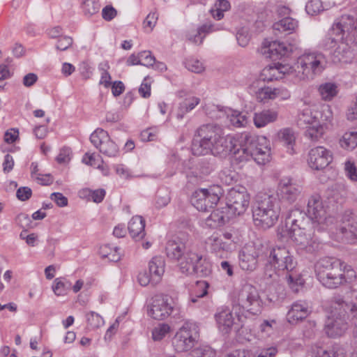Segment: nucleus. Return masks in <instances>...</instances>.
Listing matches in <instances>:
<instances>
[{
    "mask_svg": "<svg viewBox=\"0 0 357 357\" xmlns=\"http://www.w3.org/2000/svg\"><path fill=\"white\" fill-rule=\"evenodd\" d=\"M194 155L211 153L225 158L232 153L238 165L254 160L258 165H264L270 160L271 149L265 137L242 134L236 138L222 134L219 126L213 124L202 125L197 129L192 144Z\"/></svg>",
    "mask_w": 357,
    "mask_h": 357,
    "instance_id": "f257e3e1",
    "label": "nucleus"
},
{
    "mask_svg": "<svg viewBox=\"0 0 357 357\" xmlns=\"http://www.w3.org/2000/svg\"><path fill=\"white\" fill-rule=\"evenodd\" d=\"M331 31L333 35L340 36V42L332 54L333 62L350 63L357 49V17L342 15Z\"/></svg>",
    "mask_w": 357,
    "mask_h": 357,
    "instance_id": "f03ea898",
    "label": "nucleus"
},
{
    "mask_svg": "<svg viewBox=\"0 0 357 357\" xmlns=\"http://www.w3.org/2000/svg\"><path fill=\"white\" fill-rule=\"evenodd\" d=\"M318 280L327 288L335 289L356 278V272L340 260L325 257L315 264Z\"/></svg>",
    "mask_w": 357,
    "mask_h": 357,
    "instance_id": "7ed1b4c3",
    "label": "nucleus"
},
{
    "mask_svg": "<svg viewBox=\"0 0 357 357\" xmlns=\"http://www.w3.org/2000/svg\"><path fill=\"white\" fill-rule=\"evenodd\" d=\"M318 280L327 288L335 289L356 278V272L340 260L325 257L315 264Z\"/></svg>",
    "mask_w": 357,
    "mask_h": 357,
    "instance_id": "20e7f679",
    "label": "nucleus"
},
{
    "mask_svg": "<svg viewBox=\"0 0 357 357\" xmlns=\"http://www.w3.org/2000/svg\"><path fill=\"white\" fill-rule=\"evenodd\" d=\"M280 210L277 197L268 194L258 195L252 206L255 225L262 229L272 227L278 220Z\"/></svg>",
    "mask_w": 357,
    "mask_h": 357,
    "instance_id": "39448f33",
    "label": "nucleus"
},
{
    "mask_svg": "<svg viewBox=\"0 0 357 357\" xmlns=\"http://www.w3.org/2000/svg\"><path fill=\"white\" fill-rule=\"evenodd\" d=\"M349 307L346 302L340 297H335L331 303L330 314L328 316L324 326L327 336L335 338L343 335L349 328Z\"/></svg>",
    "mask_w": 357,
    "mask_h": 357,
    "instance_id": "423d86ee",
    "label": "nucleus"
},
{
    "mask_svg": "<svg viewBox=\"0 0 357 357\" xmlns=\"http://www.w3.org/2000/svg\"><path fill=\"white\" fill-rule=\"evenodd\" d=\"M327 60L321 52L305 53L296 62V78L298 80L313 79L326 68Z\"/></svg>",
    "mask_w": 357,
    "mask_h": 357,
    "instance_id": "0eeeda50",
    "label": "nucleus"
},
{
    "mask_svg": "<svg viewBox=\"0 0 357 357\" xmlns=\"http://www.w3.org/2000/svg\"><path fill=\"white\" fill-rule=\"evenodd\" d=\"M236 305L252 314H259L262 301L257 288L250 284H244L238 292Z\"/></svg>",
    "mask_w": 357,
    "mask_h": 357,
    "instance_id": "6e6552de",
    "label": "nucleus"
},
{
    "mask_svg": "<svg viewBox=\"0 0 357 357\" xmlns=\"http://www.w3.org/2000/svg\"><path fill=\"white\" fill-rule=\"evenodd\" d=\"M289 236L297 248L308 253L317 251L319 241L314 235L313 226L298 229H289Z\"/></svg>",
    "mask_w": 357,
    "mask_h": 357,
    "instance_id": "1a4fd4ad",
    "label": "nucleus"
},
{
    "mask_svg": "<svg viewBox=\"0 0 357 357\" xmlns=\"http://www.w3.org/2000/svg\"><path fill=\"white\" fill-rule=\"evenodd\" d=\"M266 254H268L267 259L279 271H292L296 268V261L285 247L279 246L269 249L266 247Z\"/></svg>",
    "mask_w": 357,
    "mask_h": 357,
    "instance_id": "9d476101",
    "label": "nucleus"
},
{
    "mask_svg": "<svg viewBox=\"0 0 357 357\" xmlns=\"http://www.w3.org/2000/svg\"><path fill=\"white\" fill-rule=\"evenodd\" d=\"M303 187L293 178L285 177L279 181L277 188L278 200L291 204L301 196Z\"/></svg>",
    "mask_w": 357,
    "mask_h": 357,
    "instance_id": "9b49d317",
    "label": "nucleus"
},
{
    "mask_svg": "<svg viewBox=\"0 0 357 357\" xmlns=\"http://www.w3.org/2000/svg\"><path fill=\"white\" fill-rule=\"evenodd\" d=\"M199 335L194 326H183L172 339V345L178 352L191 349L197 342Z\"/></svg>",
    "mask_w": 357,
    "mask_h": 357,
    "instance_id": "f8f14e48",
    "label": "nucleus"
},
{
    "mask_svg": "<svg viewBox=\"0 0 357 357\" xmlns=\"http://www.w3.org/2000/svg\"><path fill=\"white\" fill-rule=\"evenodd\" d=\"M90 141L100 152L107 157L114 158L119 155V146L110 139L107 132L102 129L96 130L91 135Z\"/></svg>",
    "mask_w": 357,
    "mask_h": 357,
    "instance_id": "ddd939ff",
    "label": "nucleus"
},
{
    "mask_svg": "<svg viewBox=\"0 0 357 357\" xmlns=\"http://www.w3.org/2000/svg\"><path fill=\"white\" fill-rule=\"evenodd\" d=\"M227 199L225 209L228 210L232 217L243 214L250 204V195L245 191L235 189L229 190Z\"/></svg>",
    "mask_w": 357,
    "mask_h": 357,
    "instance_id": "4468645a",
    "label": "nucleus"
},
{
    "mask_svg": "<svg viewBox=\"0 0 357 357\" xmlns=\"http://www.w3.org/2000/svg\"><path fill=\"white\" fill-rule=\"evenodd\" d=\"M297 44H286L280 41H265L261 49V52L266 58L272 60L280 59L284 56H289L294 50L297 49Z\"/></svg>",
    "mask_w": 357,
    "mask_h": 357,
    "instance_id": "2eb2a0df",
    "label": "nucleus"
},
{
    "mask_svg": "<svg viewBox=\"0 0 357 357\" xmlns=\"http://www.w3.org/2000/svg\"><path fill=\"white\" fill-rule=\"evenodd\" d=\"M174 310L172 300L170 297L157 295L152 298L149 306L148 313L154 319L163 320L167 318Z\"/></svg>",
    "mask_w": 357,
    "mask_h": 357,
    "instance_id": "dca6fc26",
    "label": "nucleus"
},
{
    "mask_svg": "<svg viewBox=\"0 0 357 357\" xmlns=\"http://www.w3.org/2000/svg\"><path fill=\"white\" fill-rule=\"evenodd\" d=\"M188 237L186 234H181L169 240L166 244L165 252L168 258L178 261L190 250Z\"/></svg>",
    "mask_w": 357,
    "mask_h": 357,
    "instance_id": "f3484780",
    "label": "nucleus"
},
{
    "mask_svg": "<svg viewBox=\"0 0 357 357\" xmlns=\"http://www.w3.org/2000/svg\"><path fill=\"white\" fill-rule=\"evenodd\" d=\"M333 160L331 151L324 146H317L310 150L308 153L307 163L314 170L325 169Z\"/></svg>",
    "mask_w": 357,
    "mask_h": 357,
    "instance_id": "a211bd4d",
    "label": "nucleus"
},
{
    "mask_svg": "<svg viewBox=\"0 0 357 357\" xmlns=\"http://www.w3.org/2000/svg\"><path fill=\"white\" fill-rule=\"evenodd\" d=\"M336 236L339 241L353 244L357 241V220L349 218L343 221L336 228Z\"/></svg>",
    "mask_w": 357,
    "mask_h": 357,
    "instance_id": "6ab92c4d",
    "label": "nucleus"
},
{
    "mask_svg": "<svg viewBox=\"0 0 357 357\" xmlns=\"http://www.w3.org/2000/svg\"><path fill=\"white\" fill-rule=\"evenodd\" d=\"M307 215L312 220L320 223L326 222L327 217L321 197L312 195L307 202Z\"/></svg>",
    "mask_w": 357,
    "mask_h": 357,
    "instance_id": "aec40b11",
    "label": "nucleus"
},
{
    "mask_svg": "<svg viewBox=\"0 0 357 357\" xmlns=\"http://www.w3.org/2000/svg\"><path fill=\"white\" fill-rule=\"evenodd\" d=\"M259 255V252H257L255 248L243 249L239 253V266L241 269L250 272L255 271L258 265Z\"/></svg>",
    "mask_w": 357,
    "mask_h": 357,
    "instance_id": "412c9836",
    "label": "nucleus"
},
{
    "mask_svg": "<svg viewBox=\"0 0 357 357\" xmlns=\"http://www.w3.org/2000/svg\"><path fill=\"white\" fill-rule=\"evenodd\" d=\"M311 219L304 211L294 208L290 211L287 217V224H290V229L309 227L312 226Z\"/></svg>",
    "mask_w": 357,
    "mask_h": 357,
    "instance_id": "4be33fe9",
    "label": "nucleus"
},
{
    "mask_svg": "<svg viewBox=\"0 0 357 357\" xmlns=\"http://www.w3.org/2000/svg\"><path fill=\"white\" fill-rule=\"evenodd\" d=\"M201 256L195 252H192L190 250L185 252L177 261L179 269L183 273L187 275H193L195 273V267L196 263H199Z\"/></svg>",
    "mask_w": 357,
    "mask_h": 357,
    "instance_id": "5701e85b",
    "label": "nucleus"
},
{
    "mask_svg": "<svg viewBox=\"0 0 357 357\" xmlns=\"http://www.w3.org/2000/svg\"><path fill=\"white\" fill-rule=\"evenodd\" d=\"M310 313L309 305L305 301H296L291 305V309L287 313L288 321L291 324H295L299 320H302L307 317Z\"/></svg>",
    "mask_w": 357,
    "mask_h": 357,
    "instance_id": "b1692460",
    "label": "nucleus"
},
{
    "mask_svg": "<svg viewBox=\"0 0 357 357\" xmlns=\"http://www.w3.org/2000/svg\"><path fill=\"white\" fill-rule=\"evenodd\" d=\"M211 252L220 259L227 257L231 250L229 243L225 242L218 234H213L208 238Z\"/></svg>",
    "mask_w": 357,
    "mask_h": 357,
    "instance_id": "393cba45",
    "label": "nucleus"
},
{
    "mask_svg": "<svg viewBox=\"0 0 357 357\" xmlns=\"http://www.w3.org/2000/svg\"><path fill=\"white\" fill-rule=\"evenodd\" d=\"M313 125L328 128V123L332 119V112L328 105H318L312 107Z\"/></svg>",
    "mask_w": 357,
    "mask_h": 357,
    "instance_id": "a878e982",
    "label": "nucleus"
},
{
    "mask_svg": "<svg viewBox=\"0 0 357 357\" xmlns=\"http://www.w3.org/2000/svg\"><path fill=\"white\" fill-rule=\"evenodd\" d=\"M233 217L225 207L213 210L207 218V224L211 227H221L225 225Z\"/></svg>",
    "mask_w": 357,
    "mask_h": 357,
    "instance_id": "bb28decb",
    "label": "nucleus"
},
{
    "mask_svg": "<svg viewBox=\"0 0 357 357\" xmlns=\"http://www.w3.org/2000/svg\"><path fill=\"white\" fill-rule=\"evenodd\" d=\"M281 272L275 268L274 265L267 259L264 268L262 280L264 284L269 287L270 290L274 287L275 284L278 285L280 281Z\"/></svg>",
    "mask_w": 357,
    "mask_h": 357,
    "instance_id": "cd10ccee",
    "label": "nucleus"
},
{
    "mask_svg": "<svg viewBox=\"0 0 357 357\" xmlns=\"http://www.w3.org/2000/svg\"><path fill=\"white\" fill-rule=\"evenodd\" d=\"M145 220L140 215H136L132 218L128 223V229L130 234L136 240H141L145 236Z\"/></svg>",
    "mask_w": 357,
    "mask_h": 357,
    "instance_id": "c85d7f7f",
    "label": "nucleus"
},
{
    "mask_svg": "<svg viewBox=\"0 0 357 357\" xmlns=\"http://www.w3.org/2000/svg\"><path fill=\"white\" fill-rule=\"evenodd\" d=\"M149 271L152 277V282L158 283L165 273V260L162 257L156 256L149 263Z\"/></svg>",
    "mask_w": 357,
    "mask_h": 357,
    "instance_id": "c756f323",
    "label": "nucleus"
},
{
    "mask_svg": "<svg viewBox=\"0 0 357 357\" xmlns=\"http://www.w3.org/2000/svg\"><path fill=\"white\" fill-rule=\"evenodd\" d=\"M215 317L219 329L225 333H229L234 325L231 312L229 309H222Z\"/></svg>",
    "mask_w": 357,
    "mask_h": 357,
    "instance_id": "7c9ffc66",
    "label": "nucleus"
},
{
    "mask_svg": "<svg viewBox=\"0 0 357 357\" xmlns=\"http://www.w3.org/2000/svg\"><path fill=\"white\" fill-rule=\"evenodd\" d=\"M192 205L200 211H206L213 207V204L207 199L204 189L199 188L195 190L191 197Z\"/></svg>",
    "mask_w": 357,
    "mask_h": 357,
    "instance_id": "2f4dec72",
    "label": "nucleus"
},
{
    "mask_svg": "<svg viewBox=\"0 0 357 357\" xmlns=\"http://www.w3.org/2000/svg\"><path fill=\"white\" fill-rule=\"evenodd\" d=\"M278 116L277 112L270 109L255 113L254 116L255 125L257 128H262L269 123L275 121L278 119Z\"/></svg>",
    "mask_w": 357,
    "mask_h": 357,
    "instance_id": "473e14b6",
    "label": "nucleus"
},
{
    "mask_svg": "<svg viewBox=\"0 0 357 357\" xmlns=\"http://www.w3.org/2000/svg\"><path fill=\"white\" fill-rule=\"evenodd\" d=\"M297 26L298 22L295 19L290 17H285L280 21L274 23L273 25V29L275 31V35H277L276 31L280 33L288 32L289 33H291Z\"/></svg>",
    "mask_w": 357,
    "mask_h": 357,
    "instance_id": "72a5a7b5",
    "label": "nucleus"
},
{
    "mask_svg": "<svg viewBox=\"0 0 357 357\" xmlns=\"http://www.w3.org/2000/svg\"><path fill=\"white\" fill-rule=\"evenodd\" d=\"M318 92L322 100L331 101L338 93L337 86L333 82L323 83L319 86Z\"/></svg>",
    "mask_w": 357,
    "mask_h": 357,
    "instance_id": "f704fd0d",
    "label": "nucleus"
},
{
    "mask_svg": "<svg viewBox=\"0 0 357 357\" xmlns=\"http://www.w3.org/2000/svg\"><path fill=\"white\" fill-rule=\"evenodd\" d=\"M340 146L347 151H352L357 146V130L346 132L339 141Z\"/></svg>",
    "mask_w": 357,
    "mask_h": 357,
    "instance_id": "c9c22d12",
    "label": "nucleus"
},
{
    "mask_svg": "<svg viewBox=\"0 0 357 357\" xmlns=\"http://www.w3.org/2000/svg\"><path fill=\"white\" fill-rule=\"evenodd\" d=\"M199 98L194 96L185 99L179 105L177 119H182L186 113L193 109L199 103Z\"/></svg>",
    "mask_w": 357,
    "mask_h": 357,
    "instance_id": "e433bc0d",
    "label": "nucleus"
},
{
    "mask_svg": "<svg viewBox=\"0 0 357 357\" xmlns=\"http://www.w3.org/2000/svg\"><path fill=\"white\" fill-rule=\"evenodd\" d=\"M317 355L319 357H345V351L339 344H334L326 349L319 348Z\"/></svg>",
    "mask_w": 357,
    "mask_h": 357,
    "instance_id": "4c0bfd02",
    "label": "nucleus"
},
{
    "mask_svg": "<svg viewBox=\"0 0 357 357\" xmlns=\"http://www.w3.org/2000/svg\"><path fill=\"white\" fill-rule=\"evenodd\" d=\"M279 139L282 142L287 148L290 149L289 153H294L293 145L295 143L296 136L295 133L291 128H284L280 130L278 133Z\"/></svg>",
    "mask_w": 357,
    "mask_h": 357,
    "instance_id": "58836bf2",
    "label": "nucleus"
},
{
    "mask_svg": "<svg viewBox=\"0 0 357 357\" xmlns=\"http://www.w3.org/2000/svg\"><path fill=\"white\" fill-rule=\"evenodd\" d=\"M328 128L320 126L319 125H310L306 126L305 135L312 142H317L323 137Z\"/></svg>",
    "mask_w": 357,
    "mask_h": 357,
    "instance_id": "ea45409f",
    "label": "nucleus"
},
{
    "mask_svg": "<svg viewBox=\"0 0 357 357\" xmlns=\"http://www.w3.org/2000/svg\"><path fill=\"white\" fill-rule=\"evenodd\" d=\"M281 94V90L277 88L262 87L257 93V99L261 102L273 100Z\"/></svg>",
    "mask_w": 357,
    "mask_h": 357,
    "instance_id": "a19ab883",
    "label": "nucleus"
},
{
    "mask_svg": "<svg viewBox=\"0 0 357 357\" xmlns=\"http://www.w3.org/2000/svg\"><path fill=\"white\" fill-rule=\"evenodd\" d=\"M117 247L112 248L109 245L105 244L100 246L99 253L102 258H108L109 261L116 262L121 257Z\"/></svg>",
    "mask_w": 357,
    "mask_h": 357,
    "instance_id": "79ce46f5",
    "label": "nucleus"
},
{
    "mask_svg": "<svg viewBox=\"0 0 357 357\" xmlns=\"http://www.w3.org/2000/svg\"><path fill=\"white\" fill-rule=\"evenodd\" d=\"M211 204L216 205L224 195L222 188L218 185L210 186L208 188H203Z\"/></svg>",
    "mask_w": 357,
    "mask_h": 357,
    "instance_id": "37998d69",
    "label": "nucleus"
},
{
    "mask_svg": "<svg viewBox=\"0 0 357 357\" xmlns=\"http://www.w3.org/2000/svg\"><path fill=\"white\" fill-rule=\"evenodd\" d=\"M285 278L289 287L294 292H298L299 287H302L305 282L304 280L294 271L287 272Z\"/></svg>",
    "mask_w": 357,
    "mask_h": 357,
    "instance_id": "c03bdc74",
    "label": "nucleus"
},
{
    "mask_svg": "<svg viewBox=\"0 0 357 357\" xmlns=\"http://www.w3.org/2000/svg\"><path fill=\"white\" fill-rule=\"evenodd\" d=\"M80 197H91L96 203H100L102 201L105 195V191L103 189L91 190L88 188L82 189L79 192Z\"/></svg>",
    "mask_w": 357,
    "mask_h": 357,
    "instance_id": "a18cd8bd",
    "label": "nucleus"
},
{
    "mask_svg": "<svg viewBox=\"0 0 357 357\" xmlns=\"http://www.w3.org/2000/svg\"><path fill=\"white\" fill-rule=\"evenodd\" d=\"M87 327L90 330L98 328L104 325L102 317L95 312H90L86 314Z\"/></svg>",
    "mask_w": 357,
    "mask_h": 357,
    "instance_id": "49530a36",
    "label": "nucleus"
},
{
    "mask_svg": "<svg viewBox=\"0 0 357 357\" xmlns=\"http://www.w3.org/2000/svg\"><path fill=\"white\" fill-rule=\"evenodd\" d=\"M297 123L300 127L313 125V111L312 107L305 109L298 116Z\"/></svg>",
    "mask_w": 357,
    "mask_h": 357,
    "instance_id": "de8ad7c7",
    "label": "nucleus"
},
{
    "mask_svg": "<svg viewBox=\"0 0 357 357\" xmlns=\"http://www.w3.org/2000/svg\"><path fill=\"white\" fill-rule=\"evenodd\" d=\"M70 287L71 283L70 282H64L60 278H56L54 280V285H53L52 289L56 296H63L67 294Z\"/></svg>",
    "mask_w": 357,
    "mask_h": 357,
    "instance_id": "09e8293b",
    "label": "nucleus"
},
{
    "mask_svg": "<svg viewBox=\"0 0 357 357\" xmlns=\"http://www.w3.org/2000/svg\"><path fill=\"white\" fill-rule=\"evenodd\" d=\"M278 74L275 63L274 66H269L263 69L261 77L264 81L271 82L274 79H281V76Z\"/></svg>",
    "mask_w": 357,
    "mask_h": 357,
    "instance_id": "8fccbe9b",
    "label": "nucleus"
},
{
    "mask_svg": "<svg viewBox=\"0 0 357 357\" xmlns=\"http://www.w3.org/2000/svg\"><path fill=\"white\" fill-rule=\"evenodd\" d=\"M109 68V65L107 61L104 63H101L99 65V70L101 72V77L100 80V84H102L105 87L108 88L111 86V75L108 73V69Z\"/></svg>",
    "mask_w": 357,
    "mask_h": 357,
    "instance_id": "3c124183",
    "label": "nucleus"
},
{
    "mask_svg": "<svg viewBox=\"0 0 357 357\" xmlns=\"http://www.w3.org/2000/svg\"><path fill=\"white\" fill-rule=\"evenodd\" d=\"M100 6L96 0H84L82 3V9L84 15L91 16L97 13L100 10Z\"/></svg>",
    "mask_w": 357,
    "mask_h": 357,
    "instance_id": "603ef678",
    "label": "nucleus"
},
{
    "mask_svg": "<svg viewBox=\"0 0 357 357\" xmlns=\"http://www.w3.org/2000/svg\"><path fill=\"white\" fill-rule=\"evenodd\" d=\"M344 169L349 179L354 182L357 181V167L353 160L348 159L345 161Z\"/></svg>",
    "mask_w": 357,
    "mask_h": 357,
    "instance_id": "864d4df0",
    "label": "nucleus"
},
{
    "mask_svg": "<svg viewBox=\"0 0 357 357\" xmlns=\"http://www.w3.org/2000/svg\"><path fill=\"white\" fill-rule=\"evenodd\" d=\"M278 74L281 76V79L285 75H292L296 78V63L295 65L291 66L289 64L278 62L275 63Z\"/></svg>",
    "mask_w": 357,
    "mask_h": 357,
    "instance_id": "5fc2aeb1",
    "label": "nucleus"
},
{
    "mask_svg": "<svg viewBox=\"0 0 357 357\" xmlns=\"http://www.w3.org/2000/svg\"><path fill=\"white\" fill-rule=\"evenodd\" d=\"M208 287V284L206 281H198L196 284L195 295L190 298L191 302L196 303L197 298L205 296L207 294Z\"/></svg>",
    "mask_w": 357,
    "mask_h": 357,
    "instance_id": "6e6d98bb",
    "label": "nucleus"
},
{
    "mask_svg": "<svg viewBox=\"0 0 357 357\" xmlns=\"http://www.w3.org/2000/svg\"><path fill=\"white\" fill-rule=\"evenodd\" d=\"M195 268V270L194 274L197 275L198 277H205L211 273V268L208 263L202 259V256L199 263H196Z\"/></svg>",
    "mask_w": 357,
    "mask_h": 357,
    "instance_id": "4d7b16f0",
    "label": "nucleus"
},
{
    "mask_svg": "<svg viewBox=\"0 0 357 357\" xmlns=\"http://www.w3.org/2000/svg\"><path fill=\"white\" fill-rule=\"evenodd\" d=\"M322 10L323 6L320 0H310L305 6L306 12L311 15H317Z\"/></svg>",
    "mask_w": 357,
    "mask_h": 357,
    "instance_id": "13d9d810",
    "label": "nucleus"
},
{
    "mask_svg": "<svg viewBox=\"0 0 357 357\" xmlns=\"http://www.w3.org/2000/svg\"><path fill=\"white\" fill-rule=\"evenodd\" d=\"M192 357H215V351L208 346H203L195 349L192 353Z\"/></svg>",
    "mask_w": 357,
    "mask_h": 357,
    "instance_id": "bf43d9fd",
    "label": "nucleus"
},
{
    "mask_svg": "<svg viewBox=\"0 0 357 357\" xmlns=\"http://www.w3.org/2000/svg\"><path fill=\"white\" fill-rule=\"evenodd\" d=\"M169 331V326L167 324H160L155 328L152 331V337L154 341H160L165 337Z\"/></svg>",
    "mask_w": 357,
    "mask_h": 357,
    "instance_id": "052dcab7",
    "label": "nucleus"
},
{
    "mask_svg": "<svg viewBox=\"0 0 357 357\" xmlns=\"http://www.w3.org/2000/svg\"><path fill=\"white\" fill-rule=\"evenodd\" d=\"M185 67L188 70L195 73H200L204 71V67L199 60L191 59L185 61Z\"/></svg>",
    "mask_w": 357,
    "mask_h": 357,
    "instance_id": "680f3d73",
    "label": "nucleus"
},
{
    "mask_svg": "<svg viewBox=\"0 0 357 357\" xmlns=\"http://www.w3.org/2000/svg\"><path fill=\"white\" fill-rule=\"evenodd\" d=\"M170 202V196L168 192H158L156 197L155 205L158 208L166 206Z\"/></svg>",
    "mask_w": 357,
    "mask_h": 357,
    "instance_id": "e2e57ef3",
    "label": "nucleus"
},
{
    "mask_svg": "<svg viewBox=\"0 0 357 357\" xmlns=\"http://www.w3.org/2000/svg\"><path fill=\"white\" fill-rule=\"evenodd\" d=\"M139 58L142 65L145 66H153L155 61V58L152 55L150 51H142L139 52Z\"/></svg>",
    "mask_w": 357,
    "mask_h": 357,
    "instance_id": "0e129e2a",
    "label": "nucleus"
},
{
    "mask_svg": "<svg viewBox=\"0 0 357 357\" xmlns=\"http://www.w3.org/2000/svg\"><path fill=\"white\" fill-rule=\"evenodd\" d=\"M18 129L11 128L6 131L4 134V142L7 144H13L18 139Z\"/></svg>",
    "mask_w": 357,
    "mask_h": 357,
    "instance_id": "69168bd1",
    "label": "nucleus"
},
{
    "mask_svg": "<svg viewBox=\"0 0 357 357\" xmlns=\"http://www.w3.org/2000/svg\"><path fill=\"white\" fill-rule=\"evenodd\" d=\"M32 195V190L29 187H20L17 189L16 196L21 201L28 200Z\"/></svg>",
    "mask_w": 357,
    "mask_h": 357,
    "instance_id": "338daca9",
    "label": "nucleus"
},
{
    "mask_svg": "<svg viewBox=\"0 0 357 357\" xmlns=\"http://www.w3.org/2000/svg\"><path fill=\"white\" fill-rule=\"evenodd\" d=\"M116 10L112 6H107L102 10V17L106 21L113 20L116 16Z\"/></svg>",
    "mask_w": 357,
    "mask_h": 357,
    "instance_id": "774afa93",
    "label": "nucleus"
}]
</instances>
